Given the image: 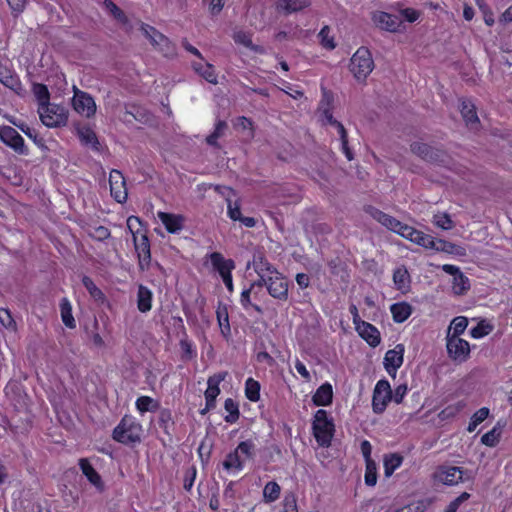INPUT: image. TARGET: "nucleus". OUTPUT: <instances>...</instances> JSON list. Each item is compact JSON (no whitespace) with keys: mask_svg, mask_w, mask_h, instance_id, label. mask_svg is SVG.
<instances>
[{"mask_svg":"<svg viewBox=\"0 0 512 512\" xmlns=\"http://www.w3.org/2000/svg\"><path fill=\"white\" fill-rule=\"evenodd\" d=\"M253 268L259 280L252 286H265L269 295L277 300L288 299V282L285 277L263 256H255Z\"/></svg>","mask_w":512,"mask_h":512,"instance_id":"1","label":"nucleus"},{"mask_svg":"<svg viewBox=\"0 0 512 512\" xmlns=\"http://www.w3.org/2000/svg\"><path fill=\"white\" fill-rule=\"evenodd\" d=\"M255 456V444L252 440L240 442L223 461V468L230 473H238L244 468L247 460Z\"/></svg>","mask_w":512,"mask_h":512,"instance_id":"2","label":"nucleus"},{"mask_svg":"<svg viewBox=\"0 0 512 512\" xmlns=\"http://www.w3.org/2000/svg\"><path fill=\"white\" fill-rule=\"evenodd\" d=\"M142 425L131 415H125L113 430V439L121 444H135L141 441Z\"/></svg>","mask_w":512,"mask_h":512,"instance_id":"3","label":"nucleus"},{"mask_svg":"<svg viewBox=\"0 0 512 512\" xmlns=\"http://www.w3.org/2000/svg\"><path fill=\"white\" fill-rule=\"evenodd\" d=\"M312 431L320 446H330L334 436L335 426L333 419L329 417L327 411L319 409L315 412L312 421Z\"/></svg>","mask_w":512,"mask_h":512,"instance_id":"4","label":"nucleus"},{"mask_svg":"<svg viewBox=\"0 0 512 512\" xmlns=\"http://www.w3.org/2000/svg\"><path fill=\"white\" fill-rule=\"evenodd\" d=\"M367 212L371 215V217L373 219H375L376 221L381 223L384 227L399 234L403 238H405L413 243H414L416 236H418L419 230L400 222L399 220L395 219L394 217H392L388 214H385L384 212H382L376 208L369 207Z\"/></svg>","mask_w":512,"mask_h":512,"instance_id":"5","label":"nucleus"},{"mask_svg":"<svg viewBox=\"0 0 512 512\" xmlns=\"http://www.w3.org/2000/svg\"><path fill=\"white\" fill-rule=\"evenodd\" d=\"M374 69L371 52L366 47H360L350 60V71L359 80H365Z\"/></svg>","mask_w":512,"mask_h":512,"instance_id":"6","label":"nucleus"},{"mask_svg":"<svg viewBox=\"0 0 512 512\" xmlns=\"http://www.w3.org/2000/svg\"><path fill=\"white\" fill-rule=\"evenodd\" d=\"M38 113L42 123L50 128L63 126L68 119L65 107L52 103L39 106Z\"/></svg>","mask_w":512,"mask_h":512,"instance_id":"7","label":"nucleus"},{"mask_svg":"<svg viewBox=\"0 0 512 512\" xmlns=\"http://www.w3.org/2000/svg\"><path fill=\"white\" fill-rule=\"evenodd\" d=\"M141 31L150 40L151 44L164 56L172 57L175 55V45L165 35L158 32L154 27L142 23Z\"/></svg>","mask_w":512,"mask_h":512,"instance_id":"8","label":"nucleus"},{"mask_svg":"<svg viewBox=\"0 0 512 512\" xmlns=\"http://www.w3.org/2000/svg\"><path fill=\"white\" fill-rule=\"evenodd\" d=\"M391 400L392 389L390 383L385 379L379 380L374 387L372 396L373 412L376 414L383 413Z\"/></svg>","mask_w":512,"mask_h":512,"instance_id":"9","label":"nucleus"},{"mask_svg":"<svg viewBox=\"0 0 512 512\" xmlns=\"http://www.w3.org/2000/svg\"><path fill=\"white\" fill-rule=\"evenodd\" d=\"M446 347L449 357L456 362L462 363L469 358V342L460 337H457V335L447 334Z\"/></svg>","mask_w":512,"mask_h":512,"instance_id":"10","label":"nucleus"},{"mask_svg":"<svg viewBox=\"0 0 512 512\" xmlns=\"http://www.w3.org/2000/svg\"><path fill=\"white\" fill-rule=\"evenodd\" d=\"M0 141L18 154H28L23 137L11 126H0Z\"/></svg>","mask_w":512,"mask_h":512,"instance_id":"11","label":"nucleus"},{"mask_svg":"<svg viewBox=\"0 0 512 512\" xmlns=\"http://www.w3.org/2000/svg\"><path fill=\"white\" fill-rule=\"evenodd\" d=\"M405 347L403 344H397L393 349L385 353L383 364L387 373L395 377L397 370L402 366L404 360Z\"/></svg>","mask_w":512,"mask_h":512,"instance_id":"12","label":"nucleus"},{"mask_svg":"<svg viewBox=\"0 0 512 512\" xmlns=\"http://www.w3.org/2000/svg\"><path fill=\"white\" fill-rule=\"evenodd\" d=\"M227 372H220L210 376L207 380V389L205 391L206 407L202 411V414L207 410H211L216 405V398L220 394L219 385L225 380Z\"/></svg>","mask_w":512,"mask_h":512,"instance_id":"13","label":"nucleus"},{"mask_svg":"<svg viewBox=\"0 0 512 512\" xmlns=\"http://www.w3.org/2000/svg\"><path fill=\"white\" fill-rule=\"evenodd\" d=\"M442 270L450 274L452 278V291L455 295H463L470 289V281L459 269V267L451 264L442 266Z\"/></svg>","mask_w":512,"mask_h":512,"instance_id":"14","label":"nucleus"},{"mask_svg":"<svg viewBox=\"0 0 512 512\" xmlns=\"http://www.w3.org/2000/svg\"><path fill=\"white\" fill-rule=\"evenodd\" d=\"M73 107L81 115L91 117L96 112V104L92 96L78 89L74 92Z\"/></svg>","mask_w":512,"mask_h":512,"instance_id":"15","label":"nucleus"},{"mask_svg":"<svg viewBox=\"0 0 512 512\" xmlns=\"http://www.w3.org/2000/svg\"><path fill=\"white\" fill-rule=\"evenodd\" d=\"M372 21L378 28L388 32H398L402 25V21L398 16L383 11L373 12Z\"/></svg>","mask_w":512,"mask_h":512,"instance_id":"16","label":"nucleus"},{"mask_svg":"<svg viewBox=\"0 0 512 512\" xmlns=\"http://www.w3.org/2000/svg\"><path fill=\"white\" fill-rule=\"evenodd\" d=\"M323 122L324 124L330 125L335 128L337 134L339 135L341 141V150L345 154L346 158L350 161L353 159V155L351 150L348 147V136L346 129L336 119H334L332 113L329 110H325L323 112Z\"/></svg>","mask_w":512,"mask_h":512,"instance_id":"17","label":"nucleus"},{"mask_svg":"<svg viewBox=\"0 0 512 512\" xmlns=\"http://www.w3.org/2000/svg\"><path fill=\"white\" fill-rule=\"evenodd\" d=\"M109 184L111 196L118 203H124L127 199L128 193L122 173L118 170H112L109 175Z\"/></svg>","mask_w":512,"mask_h":512,"instance_id":"18","label":"nucleus"},{"mask_svg":"<svg viewBox=\"0 0 512 512\" xmlns=\"http://www.w3.org/2000/svg\"><path fill=\"white\" fill-rule=\"evenodd\" d=\"M135 250L139 259V267L141 270L148 268L151 261L150 243L145 234H140L137 231L133 234Z\"/></svg>","mask_w":512,"mask_h":512,"instance_id":"19","label":"nucleus"},{"mask_svg":"<svg viewBox=\"0 0 512 512\" xmlns=\"http://www.w3.org/2000/svg\"><path fill=\"white\" fill-rule=\"evenodd\" d=\"M216 190L225 197L228 217L233 221H239L242 214L239 200H233V197H236L235 191L225 186L217 187Z\"/></svg>","mask_w":512,"mask_h":512,"instance_id":"20","label":"nucleus"},{"mask_svg":"<svg viewBox=\"0 0 512 512\" xmlns=\"http://www.w3.org/2000/svg\"><path fill=\"white\" fill-rule=\"evenodd\" d=\"M358 335L365 340L370 346L376 347L381 342L379 330L372 324L362 321L355 326Z\"/></svg>","mask_w":512,"mask_h":512,"instance_id":"21","label":"nucleus"},{"mask_svg":"<svg viewBox=\"0 0 512 512\" xmlns=\"http://www.w3.org/2000/svg\"><path fill=\"white\" fill-rule=\"evenodd\" d=\"M463 470L460 467H441L437 473V479L445 485H456L462 481Z\"/></svg>","mask_w":512,"mask_h":512,"instance_id":"22","label":"nucleus"},{"mask_svg":"<svg viewBox=\"0 0 512 512\" xmlns=\"http://www.w3.org/2000/svg\"><path fill=\"white\" fill-rule=\"evenodd\" d=\"M209 259L213 268L220 274L221 278L230 275L235 268L234 261L232 259H225L219 252L211 253Z\"/></svg>","mask_w":512,"mask_h":512,"instance_id":"23","label":"nucleus"},{"mask_svg":"<svg viewBox=\"0 0 512 512\" xmlns=\"http://www.w3.org/2000/svg\"><path fill=\"white\" fill-rule=\"evenodd\" d=\"M157 216L169 233H178L182 230L185 221L182 215L160 211Z\"/></svg>","mask_w":512,"mask_h":512,"instance_id":"24","label":"nucleus"},{"mask_svg":"<svg viewBox=\"0 0 512 512\" xmlns=\"http://www.w3.org/2000/svg\"><path fill=\"white\" fill-rule=\"evenodd\" d=\"M79 466L82 473L86 476L87 480L98 490H104V483L98 472L92 467L88 459L82 458L79 460Z\"/></svg>","mask_w":512,"mask_h":512,"instance_id":"25","label":"nucleus"},{"mask_svg":"<svg viewBox=\"0 0 512 512\" xmlns=\"http://www.w3.org/2000/svg\"><path fill=\"white\" fill-rule=\"evenodd\" d=\"M333 389L328 382L322 384L314 393L312 400L316 406H328L332 403Z\"/></svg>","mask_w":512,"mask_h":512,"instance_id":"26","label":"nucleus"},{"mask_svg":"<svg viewBox=\"0 0 512 512\" xmlns=\"http://www.w3.org/2000/svg\"><path fill=\"white\" fill-rule=\"evenodd\" d=\"M192 67L195 70V72L199 74L201 77H203L207 82L211 84H217V74L215 72L213 65L202 59L199 62H194L192 64Z\"/></svg>","mask_w":512,"mask_h":512,"instance_id":"27","label":"nucleus"},{"mask_svg":"<svg viewBox=\"0 0 512 512\" xmlns=\"http://www.w3.org/2000/svg\"><path fill=\"white\" fill-rule=\"evenodd\" d=\"M0 82L13 91L21 89V83L17 74L6 65L0 69Z\"/></svg>","mask_w":512,"mask_h":512,"instance_id":"28","label":"nucleus"},{"mask_svg":"<svg viewBox=\"0 0 512 512\" xmlns=\"http://www.w3.org/2000/svg\"><path fill=\"white\" fill-rule=\"evenodd\" d=\"M309 5V0H279L276 3V9L285 14H291L301 11Z\"/></svg>","mask_w":512,"mask_h":512,"instance_id":"29","label":"nucleus"},{"mask_svg":"<svg viewBox=\"0 0 512 512\" xmlns=\"http://www.w3.org/2000/svg\"><path fill=\"white\" fill-rule=\"evenodd\" d=\"M152 291L144 285H139L137 291V308L140 312L146 313L152 308Z\"/></svg>","mask_w":512,"mask_h":512,"instance_id":"30","label":"nucleus"},{"mask_svg":"<svg viewBox=\"0 0 512 512\" xmlns=\"http://www.w3.org/2000/svg\"><path fill=\"white\" fill-rule=\"evenodd\" d=\"M390 312L394 322L403 323L412 314V307L407 302H398L391 305Z\"/></svg>","mask_w":512,"mask_h":512,"instance_id":"31","label":"nucleus"},{"mask_svg":"<svg viewBox=\"0 0 512 512\" xmlns=\"http://www.w3.org/2000/svg\"><path fill=\"white\" fill-rule=\"evenodd\" d=\"M461 114L470 128H476L479 122L476 109L471 101L464 100L461 103Z\"/></svg>","mask_w":512,"mask_h":512,"instance_id":"32","label":"nucleus"},{"mask_svg":"<svg viewBox=\"0 0 512 512\" xmlns=\"http://www.w3.org/2000/svg\"><path fill=\"white\" fill-rule=\"evenodd\" d=\"M402 462L403 457L397 453L385 455L383 460L385 476H392L395 470H397L402 465Z\"/></svg>","mask_w":512,"mask_h":512,"instance_id":"33","label":"nucleus"},{"mask_svg":"<svg viewBox=\"0 0 512 512\" xmlns=\"http://www.w3.org/2000/svg\"><path fill=\"white\" fill-rule=\"evenodd\" d=\"M61 318L64 325L68 328L75 327V320L72 315V305L67 298H63L60 302Z\"/></svg>","mask_w":512,"mask_h":512,"instance_id":"34","label":"nucleus"},{"mask_svg":"<svg viewBox=\"0 0 512 512\" xmlns=\"http://www.w3.org/2000/svg\"><path fill=\"white\" fill-rule=\"evenodd\" d=\"M136 409L140 414L148 411H156L158 409V402L149 396H140L135 402Z\"/></svg>","mask_w":512,"mask_h":512,"instance_id":"35","label":"nucleus"},{"mask_svg":"<svg viewBox=\"0 0 512 512\" xmlns=\"http://www.w3.org/2000/svg\"><path fill=\"white\" fill-rule=\"evenodd\" d=\"M281 488L278 483L274 481L268 482L263 489V499L266 503L276 501L280 496Z\"/></svg>","mask_w":512,"mask_h":512,"instance_id":"36","label":"nucleus"},{"mask_svg":"<svg viewBox=\"0 0 512 512\" xmlns=\"http://www.w3.org/2000/svg\"><path fill=\"white\" fill-rule=\"evenodd\" d=\"M245 395L252 401L257 402L260 399V384L253 378H248L245 382Z\"/></svg>","mask_w":512,"mask_h":512,"instance_id":"37","label":"nucleus"},{"mask_svg":"<svg viewBox=\"0 0 512 512\" xmlns=\"http://www.w3.org/2000/svg\"><path fill=\"white\" fill-rule=\"evenodd\" d=\"M436 251H443L449 254H458V255H464L465 251L462 247L457 246L453 243L444 241V240H435V247L432 248Z\"/></svg>","mask_w":512,"mask_h":512,"instance_id":"38","label":"nucleus"},{"mask_svg":"<svg viewBox=\"0 0 512 512\" xmlns=\"http://www.w3.org/2000/svg\"><path fill=\"white\" fill-rule=\"evenodd\" d=\"M467 325H468V320L466 317H463V316L455 317L452 320V322L448 328L447 334L457 335V337H459L465 331V329L467 328Z\"/></svg>","mask_w":512,"mask_h":512,"instance_id":"39","label":"nucleus"},{"mask_svg":"<svg viewBox=\"0 0 512 512\" xmlns=\"http://www.w3.org/2000/svg\"><path fill=\"white\" fill-rule=\"evenodd\" d=\"M224 408L228 412L225 416V421L228 423H235L239 418L238 404L231 398H227L224 402Z\"/></svg>","mask_w":512,"mask_h":512,"instance_id":"40","label":"nucleus"},{"mask_svg":"<svg viewBox=\"0 0 512 512\" xmlns=\"http://www.w3.org/2000/svg\"><path fill=\"white\" fill-rule=\"evenodd\" d=\"M393 281L397 289L403 290L409 285V274L408 271L403 268H397L393 273Z\"/></svg>","mask_w":512,"mask_h":512,"instance_id":"41","label":"nucleus"},{"mask_svg":"<svg viewBox=\"0 0 512 512\" xmlns=\"http://www.w3.org/2000/svg\"><path fill=\"white\" fill-rule=\"evenodd\" d=\"M318 38L320 40V44L323 48L327 50H333L336 47V42L334 36L330 34L329 26H324L319 34Z\"/></svg>","mask_w":512,"mask_h":512,"instance_id":"42","label":"nucleus"},{"mask_svg":"<svg viewBox=\"0 0 512 512\" xmlns=\"http://www.w3.org/2000/svg\"><path fill=\"white\" fill-rule=\"evenodd\" d=\"M501 435V427L495 426L481 437L482 444L488 447H494L498 444Z\"/></svg>","mask_w":512,"mask_h":512,"instance_id":"43","label":"nucleus"},{"mask_svg":"<svg viewBox=\"0 0 512 512\" xmlns=\"http://www.w3.org/2000/svg\"><path fill=\"white\" fill-rule=\"evenodd\" d=\"M217 320L221 329V333L225 338H228L230 335V324L227 310L225 308L218 309L217 311Z\"/></svg>","mask_w":512,"mask_h":512,"instance_id":"44","label":"nucleus"},{"mask_svg":"<svg viewBox=\"0 0 512 512\" xmlns=\"http://www.w3.org/2000/svg\"><path fill=\"white\" fill-rule=\"evenodd\" d=\"M492 330L493 326L491 324L486 321H481L477 324V326L471 329L470 335L474 339H479L490 334Z\"/></svg>","mask_w":512,"mask_h":512,"instance_id":"45","label":"nucleus"},{"mask_svg":"<svg viewBox=\"0 0 512 512\" xmlns=\"http://www.w3.org/2000/svg\"><path fill=\"white\" fill-rule=\"evenodd\" d=\"M33 93L39 102V106L47 105L49 103V91L43 84H34Z\"/></svg>","mask_w":512,"mask_h":512,"instance_id":"46","label":"nucleus"},{"mask_svg":"<svg viewBox=\"0 0 512 512\" xmlns=\"http://www.w3.org/2000/svg\"><path fill=\"white\" fill-rule=\"evenodd\" d=\"M82 283L84 287L87 289L91 297L96 300H102L104 298V294L102 291L96 286L93 280L87 276H84L82 279Z\"/></svg>","mask_w":512,"mask_h":512,"instance_id":"47","label":"nucleus"},{"mask_svg":"<svg viewBox=\"0 0 512 512\" xmlns=\"http://www.w3.org/2000/svg\"><path fill=\"white\" fill-rule=\"evenodd\" d=\"M433 224L443 230H450L453 228V222L450 216L446 213H438L433 216Z\"/></svg>","mask_w":512,"mask_h":512,"instance_id":"48","label":"nucleus"},{"mask_svg":"<svg viewBox=\"0 0 512 512\" xmlns=\"http://www.w3.org/2000/svg\"><path fill=\"white\" fill-rule=\"evenodd\" d=\"M365 483L368 486H374L377 483V468L374 461L366 462Z\"/></svg>","mask_w":512,"mask_h":512,"instance_id":"49","label":"nucleus"},{"mask_svg":"<svg viewBox=\"0 0 512 512\" xmlns=\"http://www.w3.org/2000/svg\"><path fill=\"white\" fill-rule=\"evenodd\" d=\"M463 408H464V403L463 402H457L456 404L449 405L446 408H444L439 413V417L442 420H446L448 418H452V417L456 416Z\"/></svg>","mask_w":512,"mask_h":512,"instance_id":"50","label":"nucleus"},{"mask_svg":"<svg viewBox=\"0 0 512 512\" xmlns=\"http://www.w3.org/2000/svg\"><path fill=\"white\" fill-rule=\"evenodd\" d=\"M414 243L425 249H432L435 247V239L431 235L425 234L422 231H418V236H416Z\"/></svg>","mask_w":512,"mask_h":512,"instance_id":"51","label":"nucleus"},{"mask_svg":"<svg viewBox=\"0 0 512 512\" xmlns=\"http://www.w3.org/2000/svg\"><path fill=\"white\" fill-rule=\"evenodd\" d=\"M16 127L20 129L27 137H29L38 146L42 145V139L38 138L37 132L30 128L25 122L16 124Z\"/></svg>","mask_w":512,"mask_h":512,"instance_id":"52","label":"nucleus"},{"mask_svg":"<svg viewBox=\"0 0 512 512\" xmlns=\"http://www.w3.org/2000/svg\"><path fill=\"white\" fill-rule=\"evenodd\" d=\"M0 324L10 330H15V321L7 309L0 308Z\"/></svg>","mask_w":512,"mask_h":512,"instance_id":"53","label":"nucleus"},{"mask_svg":"<svg viewBox=\"0 0 512 512\" xmlns=\"http://www.w3.org/2000/svg\"><path fill=\"white\" fill-rule=\"evenodd\" d=\"M104 5L106 9L118 20L124 21L125 15L122 12V10L117 7L116 4H114L111 0H105Z\"/></svg>","mask_w":512,"mask_h":512,"instance_id":"54","label":"nucleus"},{"mask_svg":"<svg viewBox=\"0 0 512 512\" xmlns=\"http://www.w3.org/2000/svg\"><path fill=\"white\" fill-rule=\"evenodd\" d=\"M408 388L405 384L398 385L393 391H392V400L400 404L405 395L407 394Z\"/></svg>","mask_w":512,"mask_h":512,"instance_id":"55","label":"nucleus"},{"mask_svg":"<svg viewBox=\"0 0 512 512\" xmlns=\"http://www.w3.org/2000/svg\"><path fill=\"white\" fill-rule=\"evenodd\" d=\"M412 151L420 157L427 159L430 157V147L422 143H414L411 146Z\"/></svg>","mask_w":512,"mask_h":512,"instance_id":"56","label":"nucleus"},{"mask_svg":"<svg viewBox=\"0 0 512 512\" xmlns=\"http://www.w3.org/2000/svg\"><path fill=\"white\" fill-rule=\"evenodd\" d=\"M401 15L405 18L406 21L413 23L417 21L420 17V13L412 8H405L400 11Z\"/></svg>","mask_w":512,"mask_h":512,"instance_id":"57","label":"nucleus"},{"mask_svg":"<svg viewBox=\"0 0 512 512\" xmlns=\"http://www.w3.org/2000/svg\"><path fill=\"white\" fill-rule=\"evenodd\" d=\"M489 416V409L486 407H482L479 410H477L471 419H473L477 424L479 425L482 423L487 417Z\"/></svg>","mask_w":512,"mask_h":512,"instance_id":"58","label":"nucleus"},{"mask_svg":"<svg viewBox=\"0 0 512 512\" xmlns=\"http://www.w3.org/2000/svg\"><path fill=\"white\" fill-rule=\"evenodd\" d=\"M295 369L306 381L311 380V375L308 369L306 368L305 364L298 359L295 362Z\"/></svg>","mask_w":512,"mask_h":512,"instance_id":"59","label":"nucleus"},{"mask_svg":"<svg viewBox=\"0 0 512 512\" xmlns=\"http://www.w3.org/2000/svg\"><path fill=\"white\" fill-rule=\"evenodd\" d=\"M284 512H297V504L294 496L285 497Z\"/></svg>","mask_w":512,"mask_h":512,"instance_id":"60","label":"nucleus"},{"mask_svg":"<svg viewBox=\"0 0 512 512\" xmlns=\"http://www.w3.org/2000/svg\"><path fill=\"white\" fill-rule=\"evenodd\" d=\"M234 40L238 43L243 44L246 47H250L252 45V40H251L250 36L244 32L235 33Z\"/></svg>","mask_w":512,"mask_h":512,"instance_id":"61","label":"nucleus"},{"mask_svg":"<svg viewBox=\"0 0 512 512\" xmlns=\"http://www.w3.org/2000/svg\"><path fill=\"white\" fill-rule=\"evenodd\" d=\"M295 279L301 289L307 288L310 284V278L305 273H298Z\"/></svg>","mask_w":512,"mask_h":512,"instance_id":"62","label":"nucleus"},{"mask_svg":"<svg viewBox=\"0 0 512 512\" xmlns=\"http://www.w3.org/2000/svg\"><path fill=\"white\" fill-rule=\"evenodd\" d=\"M80 136L82 141L87 144L95 145L97 143L95 134L90 130L81 132Z\"/></svg>","mask_w":512,"mask_h":512,"instance_id":"63","label":"nucleus"},{"mask_svg":"<svg viewBox=\"0 0 512 512\" xmlns=\"http://www.w3.org/2000/svg\"><path fill=\"white\" fill-rule=\"evenodd\" d=\"M512 22V5L509 6L499 17V23L508 24Z\"/></svg>","mask_w":512,"mask_h":512,"instance_id":"64","label":"nucleus"}]
</instances>
